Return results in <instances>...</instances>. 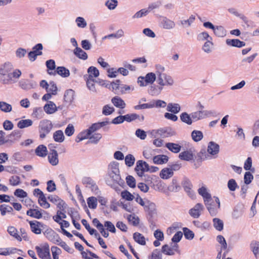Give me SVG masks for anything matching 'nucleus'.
I'll use <instances>...</instances> for the list:
<instances>
[{
    "mask_svg": "<svg viewBox=\"0 0 259 259\" xmlns=\"http://www.w3.org/2000/svg\"><path fill=\"white\" fill-rule=\"evenodd\" d=\"M135 170L139 177H142L145 172L149 171V165L143 160H138L137 161Z\"/></svg>",
    "mask_w": 259,
    "mask_h": 259,
    "instance_id": "39448f33",
    "label": "nucleus"
},
{
    "mask_svg": "<svg viewBox=\"0 0 259 259\" xmlns=\"http://www.w3.org/2000/svg\"><path fill=\"white\" fill-rule=\"evenodd\" d=\"M213 43L212 40L208 39L203 45L202 47V50L207 54L210 53L213 49Z\"/></svg>",
    "mask_w": 259,
    "mask_h": 259,
    "instance_id": "ea45409f",
    "label": "nucleus"
},
{
    "mask_svg": "<svg viewBox=\"0 0 259 259\" xmlns=\"http://www.w3.org/2000/svg\"><path fill=\"white\" fill-rule=\"evenodd\" d=\"M161 24L162 27L165 29H172L176 26L175 22L166 17H163Z\"/></svg>",
    "mask_w": 259,
    "mask_h": 259,
    "instance_id": "aec40b11",
    "label": "nucleus"
},
{
    "mask_svg": "<svg viewBox=\"0 0 259 259\" xmlns=\"http://www.w3.org/2000/svg\"><path fill=\"white\" fill-rule=\"evenodd\" d=\"M97 131H88V134L89 135L88 139L90 142L96 144L101 139V134L97 133Z\"/></svg>",
    "mask_w": 259,
    "mask_h": 259,
    "instance_id": "f3484780",
    "label": "nucleus"
},
{
    "mask_svg": "<svg viewBox=\"0 0 259 259\" xmlns=\"http://www.w3.org/2000/svg\"><path fill=\"white\" fill-rule=\"evenodd\" d=\"M180 119L183 122L188 125H191L193 123L192 118L191 117V114H189L185 112L181 114Z\"/></svg>",
    "mask_w": 259,
    "mask_h": 259,
    "instance_id": "e433bc0d",
    "label": "nucleus"
},
{
    "mask_svg": "<svg viewBox=\"0 0 259 259\" xmlns=\"http://www.w3.org/2000/svg\"><path fill=\"white\" fill-rule=\"evenodd\" d=\"M182 185L185 191L191 198L194 196V192L192 190V184L191 181L187 178H184Z\"/></svg>",
    "mask_w": 259,
    "mask_h": 259,
    "instance_id": "4468645a",
    "label": "nucleus"
},
{
    "mask_svg": "<svg viewBox=\"0 0 259 259\" xmlns=\"http://www.w3.org/2000/svg\"><path fill=\"white\" fill-rule=\"evenodd\" d=\"M114 111V108L110 105H106L103 107L102 113L105 115H109Z\"/></svg>",
    "mask_w": 259,
    "mask_h": 259,
    "instance_id": "69168bd1",
    "label": "nucleus"
},
{
    "mask_svg": "<svg viewBox=\"0 0 259 259\" xmlns=\"http://www.w3.org/2000/svg\"><path fill=\"white\" fill-rule=\"evenodd\" d=\"M173 174L172 169H170L169 168H165L160 171V176L163 179H167L171 177Z\"/></svg>",
    "mask_w": 259,
    "mask_h": 259,
    "instance_id": "4c0bfd02",
    "label": "nucleus"
},
{
    "mask_svg": "<svg viewBox=\"0 0 259 259\" xmlns=\"http://www.w3.org/2000/svg\"><path fill=\"white\" fill-rule=\"evenodd\" d=\"M226 42L228 46L233 47L241 48L245 46V42L238 39H227Z\"/></svg>",
    "mask_w": 259,
    "mask_h": 259,
    "instance_id": "4be33fe9",
    "label": "nucleus"
},
{
    "mask_svg": "<svg viewBox=\"0 0 259 259\" xmlns=\"http://www.w3.org/2000/svg\"><path fill=\"white\" fill-rule=\"evenodd\" d=\"M88 206L91 209H95L97 206V199L95 197H90L87 199Z\"/></svg>",
    "mask_w": 259,
    "mask_h": 259,
    "instance_id": "6e6d98bb",
    "label": "nucleus"
},
{
    "mask_svg": "<svg viewBox=\"0 0 259 259\" xmlns=\"http://www.w3.org/2000/svg\"><path fill=\"white\" fill-rule=\"evenodd\" d=\"M123 35H124L123 31L122 29H119L115 33H112V34H109L108 35L104 36L103 39L111 38H119L122 37Z\"/></svg>",
    "mask_w": 259,
    "mask_h": 259,
    "instance_id": "4d7b16f0",
    "label": "nucleus"
},
{
    "mask_svg": "<svg viewBox=\"0 0 259 259\" xmlns=\"http://www.w3.org/2000/svg\"><path fill=\"white\" fill-rule=\"evenodd\" d=\"M13 69V65L10 63H6L5 64L0 68V74L4 77L8 73L11 72Z\"/></svg>",
    "mask_w": 259,
    "mask_h": 259,
    "instance_id": "cd10ccee",
    "label": "nucleus"
},
{
    "mask_svg": "<svg viewBox=\"0 0 259 259\" xmlns=\"http://www.w3.org/2000/svg\"><path fill=\"white\" fill-rule=\"evenodd\" d=\"M204 204L211 216L214 217L217 215L220 207H218V206L213 202H211V201H207Z\"/></svg>",
    "mask_w": 259,
    "mask_h": 259,
    "instance_id": "dca6fc26",
    "label": "nucleus"
},
{
    "mask_svg": "<svg viewBox=\"0 0 259 259\" xmlns=\"http://www.w3.org/2000/svg\"><path fill=\"white\" fill-rule=\"evenodd\" d=\"M148 11L146 9H143L136 12L132 17L133 19H139L144 16H146L148 14Z\"/></svg>",
    "mask_w": 259,
    "mask_h": 259,
    "instance_id": "e2e57ef3",
    "label": "nucleus"
},
{
    "mask_svg": "<svg viewBox=\"0 0 259 259\" xmlns=\"http://www.w3.org/2000/svg\"><path fill=\"white\" fill-rule=\"evenodd\" d=\"M13 74L11 72L8 73L4 77L3 76L0 77V81L2 82L3 84H9L12 83L13 81Z\"/></svg>",
    "mask_w": 259,
    "mask_h": 259,
    "instance_id": "c03bdc74",
    "label": "nucleus"
},
{
    "mask_svg": "<svg viewBox=\"0 0 259 259\" xmlns=\"http://www.w3.org/2000/svg\"><path fill=\"white\" fill-rule=\"evenodd\" d=\"M123 121V115H119L114 118L111 122L106 120L102 122L93 123L88 130H99L101 128H105L109 124L113 123L117 124L121 123Z\"/></svg>",
    "mask_w": 259,
    "mask_h": 259,
    "instance_id": "7ed1b4c3",
    "label": "nucleus"
},
{
    "mask_svg": "<svg viewBox=\"0 0 259 259\" xmlns=\"http://www.w3.org/2000/svg\"><path fill=\"white\" fill-rule=\"evenodd\" d=\"M57 74L62 77H67L70 75L69 70L63 66L58 67L56 70L53 72H49V74L51 75H56Z\"/></svg>",
    "mask_w": 259,
    "mask_h": 259,
    "instance_id": "ddd939ff",
    "label": "nucleus"
},
{
    "mask_svg": "<svg viewBox=\"0 0 259 259\" xmlns=\"http://www.w3.org/2000/svg\"><path fill=\"white\" fill-rule=\"evenodd\" d=\"M38 203L44 208L47 209L50 207V204L47 201V198L45 195L38 197Z\"/></svg>",
    "mask_w": 259,
    "mask_h": 259,
    "instance_id": "3c124183",
    "label": "nucleus"
},
{
    "mask_svg": "<svg viewBox=\"0 0 259 259\" xmlns=\"http://www.w3.org/2000/svg\"><path fill=\"white\" fill-rule=\"evenodd\" d=\"M120 80H116L114 82H112L109 84V87H108L109 89H112V91L114 92L115 94H120Z\"/></svg>",
    "mask_w": 259,
    "mask_h": 259,
    "instance_id": "de8ad7c7",
    "label": "nucleus"
},
{
    "mask_svg": "<svg viewBox=\"0 0 259 259\" xmlns=\"http://www.w3.org/2000/svg\"><path fill=\"white\" fill-rule=\"evenodd\" d=\"M195 19V16L193 15H191L187 20H181L180 23L184 27H190L191 25V24L194 22Z\"/></svg>",
    "mask_w": 259,
    "mask_h": 259,
    "instance_id": "603ef678",
    "label": "nucleus"
},
{
    "mask_svg": "<svg viewBox=\"0 0 259 259\" xmlns=\"http://www.w3.org/2000/svg\"><path fill=\"white\" fill-rule=\"evenodd\" d=\"M31 231L35 234H40L41 232V228L43 227V224L37 221H29Z\"/></svg>",
    "mask_w": 259,
    "mask_h": 259,
    "instance_id": "2eb2a0df",
    "label": "nucleus"
},
{
    "mask_svg": "<svg viewBox=\"0 0 259 259\" xmlns=\"http://www.w3.org/2000/svg\"><path fill=\"white\" fill-rule=\"evenodd\" d=\"M227 186L229 190L231 191H234L236 188L239 187L236 181L233 179H230L228 181Z\"/></svg>",
    "mask_w": 259,
    "mask_h": 259,
    "instance_id": "338daca9",
    "label": "nucleus"
},
{
    "mask_svg": "<svg viewBox=\"0 0 259 259\" xmlns=\"http://www.w3.org/2000/svg\"><path fill=\"white\" fill-rule=\"evenodd\" d=\"M44 111L48 114H52L57 111V107L52 101H49L44 107Z\"/></svg>",
    "mask_w": 259,
    "mask_h": 259,
    "instance_id": "412c9836",
    "label": "nucleus"
},
{
    "mask_svg": "<svg viewBox=\"0 0 259 259\" xmlns=\"http://www.w3.org/2000/svg\"><path fill=\"white\" fill-rule=\"evenodd\" d=\"M19 85L23 90H29L35 88L37 86V83L33 80L22 79L19 81Z\"/></svg>",
    "mask_w": 259,
    "mask_h": 259,
    "instance_id": "9d476101",
    "label": "nucleus"
},
{
    "mask_svg": "<svg viewBox=\"0 0 259 259\" xmlns=\"http://www.w3.org/2000/svg\"><path fill=\"white\" fill-rule=\"evenodd\" d=\"M54 140L57 142H62L64 140V136L62 131H56L53 135Z\"/></svg>",
    "mask_w": 259,
    "mask_h": 259,
    "instance_id": "5fc2aeb1",
    "label": "nucleus"
},
{
    "mask_svg": "<svg viewBox=\"0 0 259 259\" xmlns=\"http://www.w3.org/2000/svg\"><path fill=\"white\" fill-rule=\"evenodd\" d=\"M166 110L169 112L176 114L181 110V107L180 105L177 103H168L167 105Z\"/></svg>",
    "mask_w": 259,
    "mask_h": 259,
    "instance_id": "2f4dec72",
    "label": "nucleus"
},
{
    "mask_svg": "<svg viewBox=\"0 0 259 259\" xmlns=\"http://www.w3.org/2000/svg\"><path fill=\"white\" fill-rule=\"evenodd\" d=\"M133 238L137 243L140 245H145L146 244V241L144 236L140 233L136 232L134 233Z\"/></svg>",
    "mask_w": 259,
    "mask_h": 259,
    "instance_id": "f704fd0d",
    "label": "nucleus"
},
{
    "mask_svg": "<svg viewBox=\"0 0 259 259\" xmlns=\"http://www.w3.org/2000/svg\"><path fill=\"white\" fill-rule=\"evenodd\" d=\"M0 110L4 112H10L12 110V107L11 104L6 102L0 101Z\"/></svg>",
    "mask_w": 259,
    "mask_h": 259,
    "instance_id": "09e8293b",
    "label": "nucleus"
},
{
    "mask_svg": "<svg viewBox=\"0 0 259 259\" xmlns=\"http://www.w3.org/2000/svg\"><path fill=\"white\" fill-rule=\"evenodd\" d=\"M148 135L152 138H156L160 135L162 138L171 137L175 135V131H149Z\"/></svg>",
    "mask_w": 259,
    "mask_h": 259,
    "instance_id": "0eeeda50",
    "label": "nucleus"
},
{
    "mask_svg": "<svg viewBox=\"0 0 259 259\" xmlns=\"http://www.w3.org/2000/svg\"><path fill=\"white\" fill-rule=\"evenodd\" d=\"M179 157L181 160L189 161L193 159L194 155L192 151L190 150L181 152L179 154Z\"/></svg>",
    "mask_w": 259,
    "mask_h": 259,
    "instance_id": "b1692460",
    "label": "nucleus"
},
{
    "mask_svg": "<svg viewBox=\"0 0 259 259\" xmlns=\"http://www.w3.org/2000/svg\"><path fill=\"white\" fill-rule=\"evenodd\" d=\"M213 112L209 110H198L191 113L192 122H196L213 115Z\"/></svg>",
    "mask_w": 259,
    "mask_h": 259,
    "instance_id": "20e7f679",
    "label": "nucleus"
},
{
    "mask_svg": "<svg viewBox=\"0 0 259 259\" xmlns=\"http://www.w3.org/2000/svg\"><path fill=\"white\" fill-rule=\"evenodd\" d=\"M144 207L145 210L148 212L149 215L151 218L156 213V205L154 203L148 201L147 204Z\"/></svg>",
    "mask_w": 259,
    "mask_h": 259,
    "instance_id": "5701e85b",
    "label": "nucleus"
},
{
    "mask_svg": "<svg viewBox=\"0 0 259 259\" xmlns=\"http://www.w3.org/2000/svg\"><path fill=\"white\" fill-rule=\"evenodd\" d=\"M112 104L116 107L123 109L125 107L126 104L124 101L119 97L115 96L111 99Z\"/></svg>",
    "mask_w": 259,
    "mask_h": 259,
    "instance_id": "a878e982",
    "label": "nucleus"
},
{
    "mask_svg": "<svg viewBox=\"0 0 259 259\" xmlns=\"http://www.w3.org/2000/svg\"><path fill=\"white\" fill-rule=\"evenodd\" d=\"M48 160L52 165H56L59 163L58 154L57 151L54 149L51 150L48 154Z\"/></svg>",
    "mask_w": 259,
    "mask_h": 259,
    "instance_id": "a211bd4d",
    "label": "nucleus"
},
{
    "mask_svg": "<svg viewBox=\"0 0 259 259\" xmlns=\"http://www.w3.org/2000/svg\"><path fill=\"white\" fill-rule=\"evenodd\" d=\"M51 249L53 259H59V255L62 252L61 249L56 246H53L51 247Z\"/></svg>",
    "mask_w": 259,
    "mask_h": 259,
    "instance_id": "0e129e2a",
    "label": "nucleus"
},
{
    "mask_svg": "<svg viewBox=\"0 0 259 259\" xmlns=\"http://www.w3.org/2000/svg\"><path fill=\"white\" fill-rule=\"evenodd\" d=\"M103 226L104 228L105 227L107 231L113 233L116 232V228L111 222L108 221H105Z\"/></svg>",
    "mask_w": 259,
    "mask_h": 259,
    "instance_id": "680f3d73",
    "label": "nucleus"
},
{
    "mask_svg": "<svg viewBox=\"0 0 259 259\" xmlns=\"http://www.w3.org/2000/svg\"><path fill=\"white\" fill-rule=\"evenodd\" d=\"M252 251L256 258L259 255V242L255 241L251 244Z\"/></svg>",
    "mask_w": 259,
    "mask_h": 259,
    "instance_id": "774afa93",
    "label": "nucleus"
},
{
    "mask_svg": "<svg viewBox=\"0 0 259 259\" xmlns=\"http://www.w3.org/2000/svg\"><path fill=\"white\" fill-rule=\"evenodd\" d=\"M157 79L156 82L158 85L162 88L164 86H172L174 83L173 78L165 72V68L160 65L156 66Z\"/></svg>",
    "mask_w": 259,
    "mask_h": 259,
    "instance_id": "f257e3e1",
    "label": "nucleus"
},
{
    "mask_svg": "<svg viewBox=\"0 0 259 259\" xmlns=\"http://www.w3.org/2000/svg\"><path fill=\"white\" fill-rule=\"evenodd\" d=\"M39 127L41 130H51L53 126L52 122L49 120H43L40 122Z\"/></svg>",
    "mask_w": 259,
    "mask_h": 259,
    "instance_id": "8fccbe9b",
    "label": "nucleus"
},
{
    "mask_svg": "<svg viewBox=\"0 0 259 259\" xmlns=\"http://www.w3.org/2000/svg\"><path fill=\"white\" fill-rule=\"evenodd\" d=\"M32 123L33 121L31 119H22L18 122L17 126L18 128L22 129L30 126Z\"/></svg>",
    "mask_w": 259,
    "mask_h": 259,
    "instance_id": "a19ab883",
    "label": "nucleus"
},
{
    "mask_svg": "<svg viewBox=\"0 0 259 259\" xmlns=\"http://www.w3.org/2000/svg\"><path fill=\"white\" fill-rule=\"evenodd\" d=\"M214 228L218 231H221L224 228V223L223 221L219 218H214L212 220Z\"/></svg>",
    "mask_w": 259,
    "mask_h": 259,
    "instance_id": "a18cd8bd",
    "label": "nucleus"
},
{
    "mask_svg": "<svg viewBox=\"0 0 259 259\" xmlns=\"http://www.w3.org/2000/svg\"><path fill=\"white\" fill-rule=\"evenodd\" d=\"M198 192L199 194L203 197L204 203L207 201H211L212 198L211 195L207 192V190L205 187L202 186L199 188Z\"/></svg>",
    "mask_w": 259,
    "mask_h": 259,
    "instance_id": "6ab92c4d",
    "label": "nucleus"
},
{
    "mask_svg": "<svg viewBox=\"0 0 259 259\" xmlns=\"http://www.w3.org/2000/svg\"><path fill=\"white\" fill-rule=\"evenodd\" d=\"M204 209V206L200 203H197L195 206L189 210V214L193 218H198Z\"/></svg>",
    "mask_w": 259,
    "mask_h": 259,
    "instance_id": "1a4fd4ad",
    "label": "nucleus"
},
{
    "mask_svg": "<svg viewBox=\"0 0 259 259\" xmlns=\"http://www.w3.org/2000/svg\"><path fill=\"white\" fill-rule=\"evenodd\" d=\"M213 32L218 37H224L226 35V31L222 26L215 27Z\"/></svg>",
    "mask_w": 259,
    "mask_h": 259,
    "instance_id": "49530a36",
    "label": "nucleus"
},
{
    "mask_svg": "<svg viewBox=\"0 0 259 259\" xmlns=\"http://www.w3.org/2000/svg\"><path fill=\"white\" fill-rule=\"evenodd\" d=\"M74 55L80 59L85 60L88 59V54L80 48H75L74 50Z\"/></svg>",
    "mask_w": 259,
    "mask_h": 259,
    "instance_id": "c9c22d12",
    "label": "nucleus"
},
{
    "mask_svg": "<svg viewBox=\"0 0 259 259\" xmlns=\"http://www.w3.org/2000/svg\"><path fill=\"white\" fill-rule=\"evenodd\" d=\"M7 231L11 236H13L18 241H21L22 240V237L18 234V231L15 227L9 226L8 228Z\"/></svg>",
    "mask_w": 259,
    "mask_h": 259,
    "instance_id": "7c9ffc66",
    "label": "nucleus"
},
{
    "mask_svg": "<svg viewBox=\"0 0 259 259\" xmlns=\"http://www.w3.org/2000/svg\"><path fill=\"white\" fill-rule=\"evenodd\" d=\"M107 176L115 184L120 186L124 184V181L121 178L119 163L117 162L112 161L109 163L107 169Z\"/></svg>",
    "mask_w": 259,
    "mask_h": 259,
    "instance_id": "f03ea898",
    "label": "nucleus"
},
{
    "mask_svg": "<svg viewBox=\"0 0 259 259\" xmlns=\"http://www.w3.org/2000/svg\"><path fill=\"white\" fill-rule=\"evenodd\" d=\"M153 162L156 164L166 163L168 160V157L165 155H158L154 156Z\"/></svg>",
    "mask_w": 259,
    "mask_h": 259,
    "instance_id": "bb28decb",
    "label": "nucleus"
},
{
    "mask_svg": "<svg viewBox=\"0 0 259 259\" xmlns=\"http://www.w3.org/2000/svg\"><path fill=\"white\" fill-rule=\"evenodd\" d=\"M35 248L38 256L41 259H51L48 244H46L42 247L36 246Z\"/></svg>",
    "mask_w": 259,
    "mask_h": 259,
    "instance_id": "423d86ee",
    "label": "nucleus"
},
{
    "mask_svg": "<svg viewBox=\"0 0 259 259\" xmlns=\"http://www.w3.org/2000/svg\"><path fill=\"white\" fill-rule=\"evenodd\" d=\"M42 212L48 215V213L46 211L40 209V210L36 208H30L26 211V214L31 218L36 219H40L42 218Z\"/></svg>",
    "mask_w": 259,
    "mask_h": 259,
    "instance_id": "9b49d317",
    "label": "nucleus"
},
{
    "mask_svg": "<svg viewBox=\"0 0 259 259\" xmlns=\"http://www.w3.org/2000/svg\"><path fill=\"white\" fill-rule=\"evenodd\" d=\"M162 90L163 88L161 85H153L150 87L148 92L151 95L155 96L159 95Z\"/></svg>",
    "mask_w": 259,
    "mask_h": 259,
    "instance_id": "c756f323",
    "label": "nucleus"
},
{
    "mask_svg": "<svg viewBox=\"0 0 259 259\" xmlns=\"http://www.w3.org/2000/svg\"><path fill=\"white\" fill-rule=\"evenodd\" d=\"M125 164L128 167L132 166L135 161V158L132 154H127L125 157Z\"/></svg>",
    "mask_w": 259,
    "mask_h": 259,
    "instance_id": "13d9d810",
    "label": "nucleus"
},
{
    "mask_svg": "<svg viewBox=\"0 0 259 259\" xmlns=\"http://www.w3.org/2000/svg\"><path fill=\"white\" fill-rule=\"evenodd\" d=\"M74 92L72 90H67L64 95V102L69 105L71 104L74 100Z\"/></svg>",
    "mask_w": 259,
    "mask_h": 259,
    "instance_id": "393cba45",
    "label": "nucleus"
},
{
    "mask_svg": "<svg viewBox=\"0 0 259 259\" xmlns=\"http://www.w3.org/2000/svg\"><path fill=\"white\" fill-rule=\"evenodd\" d=\"M89 78L93 79V77H97L99 75V70L94 66H91L88 69Z\"/></svg>",
    "mask_w": 259,
    "mask_h": 259,
    "instance_id": "37998d69",
    "label": "nucleus"
},
{
    "mask_svg": "<svg viewBox=\"0 0 259 259\" xmlns=\"http://www.w3.org/2000/svg\"><path fill=\"white\" fill-rule=\"evenodd\" d=\"M45 234L47 239L54 244H57L61 239L59 235L52 229L48 230Z\"/></svg>",
    "mask_w": 259,
    "mask_h": 259,
    "instance_id": "f8f14e48",
    "label": "nucleus"
},
{
    "mask_svg": "<svg viewBox=\"0 0 259 259\" xmlns=\"http://www.w3.org/2000/svg\"><path fill=\"white\" fill-rule=\"evenodd\" d=\"M165 147L171 152L178 153L181 149V146L178 144L174 143H167L165 144Z\"/></svg>",
    "mask_w": 259,
    "mask_h": 259,
    "instance_id": "c85d7f7f",
    "label": "nucleus"
},
{
    "mask_svg": "<svg viewBox=\"0 0 259 259\" xmlns=\"http://www.w3.org/2000/svg\"><path fill=\"white\" fill-rule=\"evenodd\" d=\"M157 79L156 71L155 73L150 72L145 76V81L147 84H152Z\"/></svg>",
    "mask_w": 259,
    "mask_h": 259,
    "instance_id": "79ce46f5",
    "label": "nucleus"
},
{
    "mask_svg": "<svg viewBox=\"0 0 259 259\" xmlns=\"http://www.w3.org/2000/svg\"><path fill=\"white\" fill-rule=\"evenodd\" d=\"M183 231L184 236L186 239L192 240L194 237V233L188 228H183Z\"/></svg>",
    "mask_w": 259,
    "mask_h": 259,
    "instance_id": "052dcab7",
    "label": "nucleus"
},
{
    "mask_svg": "<svg viewBox=\"0 0 259 259\" xmlns=\"http://www.w3.org/2000/svg\"><path fill=\"white\" fill-rule=\"evenodd\" d=\"M168 189L171 192H178L180 190L181 186L177 179L174 178L172 179L171 184L168 187Z\"/></svg>",
    "mask_w": 259,
    "mask_h": 259,
    "instance_id": "58836bf2",
    "label": "nucleus"
},
{
    "mask_svg": "<svg viewBox=\"0 0 259 259\" xmlns=\"http://www.w3.org/2000/svg\"><path fill=\"white\" fill-rule=\"evenodd\" d=\"M21 135L20 131H14L9 136H7L6 138L8 140V142H12L15 140H18Z\"/></svg>",
    "mask_w": 259,
    "mask_h": 259,
    "instance_id": "473e14b6",
    "label": "nucleus"
},
{
    "mask_svg": "<svg viewBox=\"0 0 259 259\" xmlns=\"http://www.w3.org/2000/svg\"><path fill=\"white\" fill-rule=\"evenodd\" d=\"M13 208L6 204H2L0 205V211L2 215L4 216L6 215L7 212L11 213L13 211Z\"/></svg>",
    "mask_w": 259,
    "mask_h": 259,
    "instance_id": "bf43d9fd",
    "label": "nucleus"
},
{
    "mask_svg": "<svg viewBox=\"0 0 259 259\" xmlns=\"http://www.w3.org/2000/svg\"><path fill=\"white\" fill-rule=\"evenodd\" d=\"M207 151L213 158H216L220 152V146L214 142H209L208 143Z\"/></svg>",
    "mask_w": 259,
    "mask_h": 259,
    "instance_id": "6e6552de",
    "label": "nucleus"
},
{
    "mask_svg": "<svg viewBox=\"0 0 259 259\" xmlns=\"http://www.w3.org/2000/svg\"><path fill=\"white\" fill-rule=\"evenodd\" d=\"M191 137L195 142H198L203 138V135L200 131H193L191 133Z\"/></svg>",
    "mask_w": 259,
    "mask_h": 259,
    "instance_id": "864d4df0",
    "label": "nucleus"
},
{
    "mask_svg": "<svg viewBox=\"0 0 259 259\" xmlns=\"http://www.w3.org/2000/svg\"><path fill=\"white\" fill-rule=\"evenodd\" d=\"M35 154L36 155L44 157L47 155V147L44 145H39L35 149Z\"/></svg>",
    "mask_w": 259,
    "mask_h": 259,
    "instance_id": "72a5a7b5",
    "label": "nucleus"
}]
</instances>
